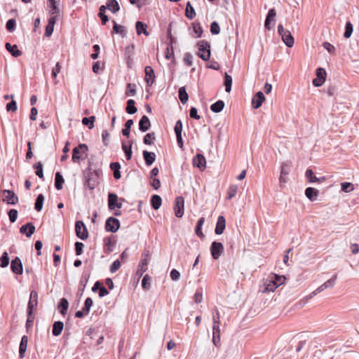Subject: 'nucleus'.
<instances>
[{"instance_id":"obj_26","label":"nucleus","mask_w":359,"mask_h":359,"mask_svg":"<svg viewBox=\"0 0 359 359\" xmlns=\"http://www.w3.org/2000/svg\"><path fill=\"white\" fill-rule=\"evenodd\" d=\"M6 50L15 57L22 55V52L18 50L16 45H11L10 43H6L5 45Z\"/></svg>"},{"instance_id":"obj_25","label":"nucleus","mask_w":359,"mask_h":359,"mask_svg":"<svg viewBox=\"0 0 359 359\" xmlns=\"http://www.w3.org/2000/svg\"><path fill=\"white\" fill-rule=\"evenodd\" d=\"M151 126V123L147 116H143L139 122V129L142 132L147 131Z\"/></svg>"},{"instance_id":"obj_64","label":"nucleus","mask_w":359,"mask_h":359,"mask_svg":"<svg viewBox=\"0 0 359 359\" xmlns=\"http://www.w3.org/2000/svg\"><path fill=\"white\" fill-rule=\"evenodd\" d=\"M210 32L212 34H218L220 32V27L217 22H213L211 24Z\"/></svg>"},{"instance_id":"obj_49","label":"nucleus","mask_w":359,"mask_h":359,"mask_svg":"<svg viewBox=\"0 0 359 359\" xmlns=\"http://www.w3.org/2000/svg\"><path fill=\"white\" fill-rule=\"evenodd\" d=\"M113 32L116 34H119L123 36L126 35V30L124 27L118 25L115 21H114Z\"/></svg>"},{"instance_id":"obj_13","label":"nucleus","mask_w":359,"mask_h":359,"mask_svg":"<svg viewBox=\"0 0 359 359\" xmlns=\"http://www.w3.org/2000/svg\"><path fill=\"white\" fill-rule=\"evenodd\" d=\"M182 123L180 120H178L175 126V133L177 137V142L180 148L182 149L184 146L182 137Z\"/></svg>"},{"instance_id":"obj_19","label":"nucleus","mask_w":359,"mask_h":359,"mask_svg":"<svg viewBox=\"0 0 359 359\" xmlns=\"http://www.w3.org/2000/svg\"><path fill=\"white\" fill-rule=\"evenodd\" d=\"M265 100L266 98L261 91L257 93L253 97L252 101L253 108H259L262 106V103L265 101Z\"/></svg>"},{"instance_id":"obj_33","label":"nucleus","mask_w":359,"mask_h":359,"mask_svg":"<svg viewBox=\"0 0 359 359\" xmlns=\"http://www.w3.org/2000/svg\"><path fill=\"white\" fill-rule=\"evenodd\" d=\"M147 24L137 21L136 22V31L137 34L138 35H140L142 33H143L145 36H149V32H147Z\"/></svg>"},{"instance_id":"obj_12","label":"nucleus","mask_w":359,"mask_h":359,"mask_svg":"<svg viewBox=\"0 0 359 359\" xmlns=\"http://www.w3.org/2000/svg\"><path fill=\"white\" fill-rule=\"evenodd\" d=\"M4 201H6L8 204L15 205L18 201V196H15L13 191L4 190L3 191Z\"/></svg>"},{"instance_id":"obj_11","label":"nucleus","mask_w":359,"mask_h":359,"mask_svg":"<svg viewBox=\"0 0 359 359\" xmlns=\"http://www.w3.org/2000/svg\"><path fill=\"white\" fill-rule=\"evenodd\" d=\"M120 227V222L118 219L114 217H109L107 219L105 224V229L107 231L116 232Z\"/></svg>"},{"instance_id":"obj_5","label":"nucleus","mask_w":359,"mask_h":359,"mask_svg":"<svg viewBox=\"0 0 359 359\" xmlns=\"http://www.w3.org/2000/svg\"><path fill=\"white\" fill-rule=\"evenodd\" d=\"M198 55L203 60L207 61L210 57V44L205 41H200L198 43Z\"/></svg>"},{"instance_id":"obj_28","label":"nucleus","mask_w":359,"mask_h":359,"mask_svg":"<svg viewBox=\"0 0 359 359\" xmlns=\"http://www.w3.org/2000/svg\"><path fill=\"white\" fill-rule=\"evenodd\" d=\"M319 191L313 187H308L305 190L306 196L311 201H313L316 199L318 196Z\"/></svg>"},{"instance_id":"obj_9","label":"nucleus","mask_w":359,"mask_h":359,"mask_svg":"<svg viewBox=\"0 0 359 359\" xmlns=\"http://www.w3.org/2000/svg\"><path fill=\"white\" fill-rule=\"evenodd\" d=\"M210 252L213 259H217L224 252L222 243L214 241L210 246Z\"/></svg>"},{"instance_id":"obj_20","label":"nucleus","mask_w":359,"mask_h":359,"mask_svg":"<svg viewBox=\"0 0 359 359\" xmlns=\"http://www.w3.org/2000/svg\"><path fill=\"white\" fill-rule=\"evenodd\" d=\"M35 231V226L32 222H28L25 225H22L20 229L21 233H25L27 237L29 238Z\"/></svg>"},{"instance_id":"obj_42","label":"nucleus","mask_w":359,"mask_h":359,"mask_svg":"<svg viewBox=\"0 0 359 359\" xmlns=\"http://www.w3.org/2000/svg\"><path fill=\"white\" fill-rule=\"evenodd\" d=\"M161 198L158 195H154L151 199V204L154 210H158L161 205Z\"/></svg>"},{"instance_id":"obj_21","label":"nucleus","mask_w":359,"mask_h":359,"mask_svg":"<svg viewBox=\"0 0 359 359\" xmlns=\"http://www.w3.org/2000/svg\"><path fill=\"white\" fill-rule=\"evenodd\" d=\"M116 241L112 237H107L104 239V251L105 253H110L113 251Z\"/></svg>"},{"instance_id":"obj_53","label":"nucleus","mask_w":359,"mask_h":359,"mask_svg":"<svg viewBox=\"0 0 359 359\" xmlns=\"http://www.w3.org/2000/svg\"><path fill=\"white\" fill-rule=\"evenodd\" d=\"M9 264L8 255L6 252H4L0 258V266L2 268L6 267Z\"/></svg>"},{"instance_id":"obj_48","label":"nucleus","mask_w":359,"mask_h":359,"mask_svg":"<svg viewBox=\"0 0 359 359\" xmlns=\"http://www.w3.org/2000/svg\"><path fill=\"white\" fill-rule=\"evenodd\" d=\"M231 84H232V77L230 75H229L227 73H225L224 86H225V90L227 93H229L231 91Z\"/></svg>"},{"instance_id":"obj_59","label":"nucleus","mask_w":359,"mask_h":359,"mask_svg":"<svg viewBox=\"0 0 359 359\" xmlns=\"http://www.w3.org/2000/svg\"><path fill=\"white\" fill-rule=\"evenodd\" d=\"M106 7L102 6L100 8L99 16L102 20V23L104 25L108 21V17L104 14Z\"/></svg>"},{"instance_id":"obj_57","label":"nucleus","mask_w":359,"mask_h":359,"mask_svg":"<svg viewBox=\"0 0 359 359\" xmlns=\"http://www.w3.org/2000/svg\"><path fill=\"white\" fill-rule=\"evenodd\" d=\"M353 32V25L351 22H347L345 27V32L344 34V36L346 39H348Z\"/></svg>"},{"instance_id":"obj_15","label":"nucleus","mask_w":359,"mask_h":359,"mask_svg":"<svg viewBox=\"0 0 359 359\" xmlns=\"http://www.w3.org/2000/svg\"><path fill=\"white\" fill-rule=\"evenodd\" d=\"M11 271L15 274L20 275L22 273V264L20 259L18 257H16L14 259L11 261Z\"/></svg>"},{"instance_id":"obj_29","label":"nucleus","mask_w":359,"mask_h":359,"mask_svg":"<svg viewBox=\"0 0 359 359\" xmlns=\"http://www.w3.org/2000/svg\"><path fill=\"white\" fill-rule=\"evenodd\" d=\"M91 290L93 292L99 291V297H102L109 293L108 290L99 282H96Z\"/></svg>"},{"instance_id":"obj_32","label":"nucleus","mask_w":359,"mask_h":359,"mask_svg":"<svg viewBox=\"0 0 359 359\" xmlns=\"http://www.w3.org/2000/svg\"><path fill=\"white\" fill-rule=\"evenodd\" d=\"M90 311V297H88L85 301L84 308L82 311H78L75 313L76 318H82L84 315H88Z\"/></svg>"},{"instance_id":"obj_58","label":"nucleus","mask_w":359,"mask_h":359,"mask_svg":"<svg viewBox=\"0 0 359 359\" xmlns=\"http://www.w3.org/2000/svg\"><path fill=\"white\" fill-rule=\"evenodd\" d=\"M341 190L346 193L353 190V184L350 182H343L341 184Z\"/></svg>"},{"instance_id":"obj_35","label":"nucleus","mask_w":359,"mask_h":359,"mask_svg":"<svg viewBox=\"0 0 359 359\" xmlns=\"http://www.w3.org/2000/svg\"><path fill=\"white\" fill-rule=\"evenodd\" d=\"M88 166L83 171V182L86 188L90 187V159H87Z\"/></svg>"},{"instance_id":"obj_16","label":"nucleus","mask_w":359,"mask_h":359,"mask_svg":"<svg viewBox=\"0 0 359 359\" xmlns=\"http://www.w3.org/2000/svg\"><path fill=\"white\" fill-rule=\"evenodd\" d=\"M290 167V163H283L281 165V171L279 177V182L280 186L285 184L287 182L286 176L289 174L288 169Z\"/></svg>"},{"instance_id":"obj_63","label":"nucleus","mask_w":359,"mask_h":359,"mask_svg":"<svg viewBox=\"0 0 359 359\" xmlns=\"http://www.w3.org/2000/svg\"><path fill=\"white\" fill-rule=\"evenodd\" d=\"M62 69L61 65L59 62H57L55 65V67L53 68L52 69V76L53 79H56L57 74L60 72Z\"/></svg>"},{"instance_id":"obj_60","label":"nucleus","mask_w":359,"mask_h":359,"mask_svg":"<svg viewBox=\"0 0 359 359\" xmlns=\"http://www.w3.org/2000/svg\"><path fill=\"white\" fill-rule=\"evenodd\" d=\"M15 25H16V21L15 19H10L7 21L6 22V29L10 32H12L15 28Z\"/></svg>"},{"instance_id":"obj_7","label":"nucleus","mask_w":359,"mask_h":359,"mask_svg":"<svg viewBox=\"0 0 359 359\" xmlns=\"http://www.w3.org/2000/svg\"><path fill=\"white\" fill-rule=\"evenodd\" d=\"M38 305V292L35 290L30 292L29 300L27 305V316H32L34 309Z\"/></svg>"},{"instance_id":"obj_62","label":"nucleus","mask_w":359,"mask_h":359,"mask_svg":"<svg viewBox=\"0 0 359 359\" xmlns=\"http://www.w3.org/2000/svg\"><path fill=\"white\" fill-rule=\"evenodd\" d=\"M326 72L323 68L319 67L316 69V76L318 78L325 81L326 79Z\"/></svg>"},{"instance_id":"obj_44","label":"nucleus","mask_w":359,"mask_h":359,"mask_svg":"<svg viewBox=\"0 0 359 359\" xmlns=\"http://www.w3.org/2000/svg\"><path fill=\"white\" fill-rule=\"evenodd\" d=\"M238 191V186L236 184H231L227 189L226 198L230 200L234 197Z\"/></svg>"},{"instance_id":"obj_2","label":"nucleus","mask_w":359,"mask_h":359,"mask_svg":"<svg viewBox=\"0 0 359 359\" xmlns=\"http://www.w3.org/2000/svg\"><path fill=\"white\" fill-rule=\"evenodd\" d=\"M88 147L86 144H79L72 151V161L81 165L82 161L88 158Z\"/></svg>"},{"instance_id":"obj_23","label":"nucleus","mask_w":359,"mask_h":359,"mask_svg":"<svg viewBox=\"0 0 359 359\" xmlns=\"http://www.w3.org/2000/svg\"><path fill=\"white\" fill-rule=\"evenodd\" d=\"M226 227V220L224 216H219L216 224L215 232L217 235H220L223 233Z\"/></svg>"},{"instance_id":"obj_3","label":"nucleus","mask_w":359,"mask_h":359,"mask_svg":"<svg viewBox=\"0 0 359 359\" xmlns=\"http://www.w3.org/2000/svg\"><path fill=\"white\" fill-rule=\"evenodd\" d=\"M278 32L287 46L291 48L294 46V39L293 36L289 30L284 29L282 25L278 26Z\"/></svg>"},{"instance_id":"obj_36","label":"nucleus","mask_w":359,"mask_h":359,"mask_svg":"<svg viewBox=\"0 0 359 359\" xmlns=\"http://www.w3.org/2000/svg\"><path fill=\"white\" fill-rule=\"evenodd\" d=\"M204 222H205V218L201 217L197 222L196 229H195L196 234L201 238H203L204 237V234L203 233L202 230H201Z\"/></svg>"},{"instance_id":"obj_45","label":"nucleus","mask_w":359,"mask_h":359,"mask_svg":"<svg viewBox=\"0 0 359 359\" xmlns=\"http://www.w3.org/2000/svg\"><path fill=\"white\" fill-rule=\"evenodd\" d=\"M135 102L133 100H128L127 102V107L126 110L127 113L133 114L137 112V109L135 106Z\"/></svg>"},{"instance_id":"obj_8","label":"nucleus","mask_w":359,"mask_h":359,"mask_svg":"<svg viewBox=\"0 0 359 359\" xmlns=\"http://www.w3.org/2000/svg\"><path fill=\"white\" fill-rule=\"evenodd\" d=\"M184 199L182 196H177L175 201V215L177 217H182L184 215Z\"/></svg>"},{"instance_id":"obj_61","label":"nucleus","mask_w":359,"mask_h":359,"mask_svg":"<svg viewBox=\"0 0 359 359\" xmlns=\"http://www.w3.org/2000/svg\"><path fill=\"white\" fill-rule=\"evenodd\" d=\"M337 279V274L333 275L328 280L324 283V285H326L327 288L333 287L335 285L336 280Z\"/></svg>"},{"instance_id":"obj_27","label":"nucleus","mask_w":359,"mask_h":359,"mask_svg":"<svg viewBox=\"0 0 359 359\" xmlns=\"http://www.w3.org/2000/svg\"><path fill=\"white\" fill-rule=\"evenodd\" d=\"M28 343V337L24 335L20 341V347H19V356L20 358H23L25 357V353L27 350Z\"/></svg>"},{"instance_id":"obj_56","label":"nucleus","mask_w":359,"mask_h":359,"mask_svg":"<svg viewBox=\"0 0 359 359\" xmlns=\"http://www.w3.org/2000/svg\"><path fill=\"white\" fill-rule=\"evenodd\" d=\"M122 149L126 154V159L130 160L132 156L131 144H130L128 146L125 142H123L122 143Z\"/></svg>"},{"instance_id":"obj_39","label":"nucleus","mask_w":359,"mask_h":359,"mask_svg":"<svg viewBox=\"0 0 359 359\" xmlns=\"http://www.w3.org/2000/svg\"><path fill=\"white\" fill-rule=\"evenodd\" d=\"M179 99L180 100L182 104H186L188 101L189 96L186 91V88L184 86L180 88L179 89Z\"/></svg>"},{"instance_id":"obj_37","label":"nucleus","mask_w":359,"mask_h":359,"mask_svg":"<svg viewBox=\"0 0 359 359\" xmlns=\"http://www.w3.org/2000/svg\"><path fill=\"white\" fill-rule=\"evenodd\" d=\"M106 7L114 13L119 10L118 4L116 0H108Z\"/></svg>"},{"instance_id":"obj_4","label":"nucleus","mask_w":359,"mask_h":359,"mask_svg":"<svg viewBox=\"0 0 359 359\" xmlns=\"http://www.w3.org/2000/svg\"><path fill=\"white\" fill-rule=\"evenodd\" d=\"M151 259L150 254L149 250H144L142 254V259L139 264L137 274L142 276L143 273L147 270L148 264Z\"/></svg>"},{"instance_id":"obj_1","label":"nucleus","mask_w":359,"mask_h":359,"mask_svg":"<svg viewBox=\"0 0 359 359\" xmlns=\"http://www.w3.org/2000/svg\"><path fill=\"white\" fill-rule=\"evenodd\" d=\"M285 281V277L284 276L272 273L264 280L263 285L259 287V292L262 293L274 292L279 286L283 285Z\"/></svg>"},{"instance_id":"obj_31","label":"nucleus","mask_w":359,"mask_h":359,"mask_svg":"<svg viewBox=\"0 0 359 359\" xmlns=\"http://www.w3.org/2000/svg\"><path fill=\"white\" fill-rule=\"evenodd\" d=\"M143 157L145 161L146 165H151L155 161L156 154L154 152L144 151Z\"/></svg>"},{"instance_id":"obj_22","label":"nucleus","mask_w":359,"mask_h":359,"mask_svg":"<svg viewBox=\"0 0 359 359\" xmlns=\"http://www.w3.org/2000/svg\"><path fill=\"white\" fill-rule=\"evenodd\" d=\"M276 16V12L274 8H271L269 11L266 18L264 22V27L266 29L270 30L272 28L271 26V22L275 21V18Z\"/></svg>"},{"instance_id":"obj_41","label":"nucleus","mask_w":359,"mask_h":359,"mask_svg":"<svg viewBox=\"0 0 359 359\" xmlns=\"http://www.w3.org/2000/svg\"><path fill=\"white\" fill-rule=\"evenodd\" d=\"M55 187L56 189L60 190L62 189V184L65 182L62 175L60 174V172H57L55 174Z\"/></svg>"},{"instance_id":"obj_18","label":"nucleus","mask_w":359,"mask_h":359,"mask_svg":"<svg viewBox=\"0 0 359 359\" xmlns=\"http://www.w3.org/2000/svg\"><path fill=\"white\" fill-rule=\"evenodd\" d=\"M118 196L115 194H109L108 196V206L110 210H114L116 208H121V203L118 202Z\"/></svg>"},{"instance_id":"obj_47","label":"nucleus","mask_w":359,"mask_h":359,"mask_svg":"<svg viewBox=\"0 0 359 359\" xmlns=\"http://www.w3.org/2000/svg\"><path fill=\"white\" fill-rule=\"evenodd\" d=\"M133 125V121L132 119L128 120L125 123V127L122 130V134L127 137L130 136V128Z\"/></svg>"},{"instance_id":"obj_34","label":"nucleus","mask_w":359,"mask_h":359,"mask_svg":"<svg viewBox=\"0 0 359 359\" xmlns=\"http://www.w3.org/2000/svg\"><path fill=\"white\" fill-rule=\"evenodd\" d=\"M64 327V324L61 321H56L53 323L52 333L54 336H59Z\"/></svg>"},{"instance_id":"obj_55","label":"nucleus","mask_w":359,"mask_h":359,"mask_svg":"<svg viewBox=\"0 0 359 359\" xmlns=\"http://www.w3.org/2000/svg\"><path fill=\"white\" fill-rule=\"evenodd\" d=\"M34 168L36 169V175L41 179H43V164L41 162H38L34 165Z\"/></svg>"},{"instance_id":"obj_30","label":"nucleus","mask_w":359,"mask_h":359,"mask_svg":"<svg viewBox=\"0 0 359 359\" xmlns=\"http://www.w3.org/2000/svg\"><path fill=\"white\" fill-rule=\"evenodd\" d=\"M69 302L65 298H62L58 304L57 309L62 316H65L69 308Z\"/></svg>"},{"instance_id":"obj_17","label":"nucleus","mask_w":359,"mask_h":359,"mask_svg":"<svg viewBox=\"0 0 359 359\" xmlns=\"http://www.w3.org/2000/svg\"><path fill=\"white\" fill-rule=\"evenodd\" d=\"M193 164L198 167L200 170H203L206 168V160L201 154H198L193 159Z\"/></svg>"},{"instance_id":"obj_24","label":"nucleus","mask_w":359,"mask_h":359,"mask_svg":"<svg viewBox=\"0 0 359 359\" xmlns=\"http://www.w3.org/2000/svg\"><path fill=\"white\" fill-rule=\"evenodd\" d=\"M305 175L309 179V182L311 183H313V182L322 183L325 181V177H322L320 178L316 177L315 176L313 170L311 169L306 170Z\"/></svg>"},{"instance_id":"obj_52","label":"nucleus","mask_w":359,"mask_h":359,"mask_svg":"<svg viewBox=\"0 0 359 359\" xmlns=\"http://www.w3.org/2000/svg\"><path fill=\"white\" fill-rule=\"evenodd\" d=\"M142 286L143 289L146 290H147L150 288L151 277L148 274H146L144 276L142 281Z\"/></svg>"},{"instance_id":"obj_51","label":"nucleus","mask_w":359,"mask_h":359,"mask_svg":"<svg viewBox=\"0 0 359 359\" xmlns=\"http://www.w3.org/2000/svg\"><path fill=\"white\" fill-rule=\"evenodd\" d=\"M90 278V275H85L84 276V280L81 281V285L79 287L78 290V295L81 296L83 294V292L84 291V289L86 287V285L88 283V278Z\"/></svg>"},{"instance_id":"obj_14","label":"nucleus","mask_w":359,"mask_h":359,"mask_svg":"<svg viewBox=\"0 0 359 359\" xmlns=\"http://www.w3.org/2000/svg\"><path fill=\"white\" fill-rule=\"evenodd\" d=\"M144 80L148 86H151L155 81V74L153 68L151 66H147L144 69Z\"/></svg>"},{"instance_id":"obj_40","label":"nucleus","mask_w":359,"mask_h":359,"mask_svg":"<svg viewBox=\"0 0 359 359\" xmlns=\"http://www.w3.org/2000/svg\"><path fill=\"white\" fill-rule=\"evenodd\" d=\"M48 6L50 8V15H58L60 10L57 5L56 1H48Z\"/></svg>"},{"instance_id":"obj_6","label":"nucleus","mask_w":359,"mask_h":359,"mask_svg":"<svg viewBox=\"0 0 359 359\" xmlns=\"http://www.w3.org/2000/svg\"><path fill=\"white\" fill-rule=\"evenodd\" d=\"M75 232L80 239L85 240L88 237L87 228L83 221H76L75 224Z\"/></svg>"},{"instance_id":"obj_54","label":"nucleus","mask_w":359,"mask_h":359,"mask_svg":"<svg viewBox=\"0 0 359 359\" xmlns=\"http://www.w3.org/2000/svg\"><path fill=\"white\" fill-rule=\"evenodd\" d=\"M136 93V85L134 83H128L127 85V89L126 91V95L127 96H133Z\"/></svg>"},{"instance_id":"obj_46","label":"nucleus","mask_w":359,"mask_h":359,"mask_svg":"<svg viewBox=\"0 0 359 359\" xmlns=\"http://www.w3.org/2000/svg\"><path fill=\"white\" fill-rule=\"evenodd\" d=\"M44 201V196L43 194H39L36 202H35V210L38 212H40L43 208V204Z\"/></svg>"},{"instance_id":"obj_43","label":"nucleus","mask_w":359,"mask_h":359,"mask_svg":"<svg viewBox=\"0 0 359 359\" xmlns=\"http://www.w3.org/2000/svg\"><path fill=\"white\" fill-rule=\"evenodd\" d=\"M224 107V102L222 100H218L210 106V109L215 113L220 112Z\"/></svg>"},{"instance_id":"obj_38","label":"nucleus","mask_w":359,"mask_h":359,"mask_svg":"<svg viewBox=\"0 0 359 359\" xmlns=\"http://www.w3.org/2000/svg\"><path fill=\"white\" fill-rule=\"evenodd\" d=\"M185 15L190 20L194 19L196 16L195 11L189 1L187 2L186 6Z\"/></svg>"},{"instance_id":"obj_10","label":"nucleus","mask_w":359,"mask_h":359,"mask_svg":"<svg viewBox=\"0 0 359 359\" xmlns=\"http://www.w3.org/2000/svg\"><path fill=\"white\" fill-rule=\"evenodd\" d=\"M220 322H216L212 325V343L217 347L220 346Z\"/></svg>"},{"instance_id":"obj_50","label":"nucleus","mask_w":359,"mask_h":359,"mask_svg":"<svg viewBox=\"0 0 359 359\" xmlns=\"http://www.w3.org/2000/svg\"><path fill=\"white\" fill-rule=\"evenodd\" d=\"M156 139L155 133L154 132L147 133L144 137V143L147 145L153 144Z\"/></svg>"}]
</instances>
